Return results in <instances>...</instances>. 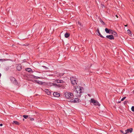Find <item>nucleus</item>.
Listing matches in <instances>:
<instances>
[{
	"instance_id": "obj_1",
	"label": "nucleus",
	"mask_w": 134,
	"mask_h": 134,
	"mask_svg": "<svg viewBox=\"0 0 134 134\" xmlns=\"http://www.w3.org/2000/svg\"><path fill=\"white\" fill-rule=\"evenodd\" d=\"M83 89L82 87L80 86H77L76 87H75L74 92H75V93L77 97H81L82 93L83 92V91H82Z\"/></svg>"
},
{
	"instance_id": "obj_2",
	"label": "nucleus",
	"mask_w": 134,
	"mask_h": 134,
	"mask_svg": "<svg viewBox=\"0 0 134 134\" xmlns=\"http://www.w3.org/2000/svg\"><path fill=\"white\" fill-rule=\"evenodd\" d=\"M65 95V97L67 99L72 98L73 96V94L70 92H66Z\"/></svg>"
},
{
	"instance_id": "obj_3",
	"label": "nucleus",
	"mask_w": 134,
	"mask_h": 134,
	"mask_svg": "<svg viewBox=\"0 0 134 134\" xmlns=\"http://www.w3.org/2000/svg\"><path fill=\"white\" fill-rule=\"evenodd\" d=\"M93 104L94 105L96 106L97 108H98L100 105V104L97 101L93 99Z\"/></svg>"
},
{
	"instance_id": "obj_4",
	"label": "nucleus",
	"mask_w": 134,
	"mask_h": 134,
	"mask_svg": "<svg viewBox=\"0 0 134 134\" xmlns=\"http://www.w3.org/2000/svg\"><path fill=\"white\" fill-rule=\"evenodd\" d=\"M10 79L11 82L15 85H17L18 83L17 82L15 78L13 77H10Z\"/></svg>"
},
{
	"instance_id": "obj_5",
	"label": "nucleus",
	"mask_w": 134,
	"mask_h": 134,
	"mask_svg": "<svg viewBox=\"0 0 134 134\" xmlns=\"http://www.w3.org/2000/svg\"><path fill=\"white\" fill-rule=\"evenodd\" d=\"M72 102L74 103L80 102L81 100L78 98H76L75 99H72Z\"/></svg>"
},
{
	"instance_id": "obj_6",
	"label": "nucleus",
	"mask_w": 134,
	"mask_h": 134,
	"mask_svg": "<svg viewBox=\"0 0 134 134\" xmlns=\"http://www.w3.org/2000/svg\"><path fill=\"white\" fill-rule=\"evenodd\" d=\"M106 37L110 39V40H114V38L113 36L112 35H107L106 36Z\"/></svg>"
},
{
	"instance_id": "obj_7",
	"label": "nucleus",
	"mask_w": 134,
	"mask_h": 134,
	"mask_svg": "<svg viewBox=\"0 0 134 134\" xmlns=\"http://www.w3.org/2000/svg\"><path fill=\"white\" fill-rule=\"evenodd\" d=\"M132 129L130 128L129 129H127L125 131L126 132V133H127L129 132L131 133L132 131Z\"/></svg>"
},
{
	"instance_id": "obj_8",
	"label": "nucleus",
	"mask_w": 134,
	"mask_h": 134,
	"mask_svg": "<svg viewBox=\"0 0 134 134\" xmlns=\"http://www.w3.org/2000/svg\"><path fill=\"white\" fill-rule=\"evenodd\" d=\"M16 69L18 71H20L22 69L21 65L20 64L18 65V66L16 67Z\"/></svg>"
},
{
	"instance_id": "obj_9",
	"label": "nucleus",
	"mask_w": 134,
	"mask_h": 134,
	"mask_svg": "<svg viewBox=\"0 0 134 134\" xmlns=\"http://www.w3.org/2000/svg\"><path fill=\"white\" fill-rule=\"evenodd\" d=\"M54 97H58L60 96V94L57 92H54L53 94Z\"/></svg>"
},
{
	"instance_id": "obj_10",
	"label": "nucleus",
	"mask_w": 134,
	"mask_h": 134,
	"mask_svg": "<svg viewBox=\"0 0 134 134\" xmlns=\"http://www.w3.org/2000/svg\"><path fill=\"white\" fill-rule=\"evenodd\" d=\"M55 82H57V83H63L64 82L63 80H55Z\"/></svg>"
},
{
	"instance_id": "obj_11",
	"label": "nucleus",
	"mask_w": 134,
	"mask_h": 134,
	"mask_svg": "<svg viewBox=\"0 0 134 134\" xmlns=\"http://www.w3.org/2000/svg\"><path fill=\"white\" fill-rule=\"evenodd\" d=\"M44 91L47 93V94L48 95H49L51 94V92L48 89H45Z\"/></svg>"
},
{
	"instance_id": "obj_12",
	"label": "nucleus",
	"mask_w": 134,
	"mask_h": 134,
	"mask_svg": "<svg viewBox=\"0 0 134 134\" xmlns=\"http://www.w3.org/2000/svg\"><path fill=\"white\" fill-rule=\"evenodd\" d=\"M110 33L112 34L113 35H114L115 36H117V34L114 31L112 30H111Z\"/></svg>"
},
{
	"instance_id": "obj_13",
	"label": "nucleus",
	"mask_w": 134,
	"mask_h": 134,
	"mask_svg": "<svg viewBox=\"0 0 134 134\" xmlns=\"http://www.w3.org/2000/svg\"><path fill=\"white\" fill-rule=\"evenodd\" d=\"M71 83L73 85L77 84V81H76L75 79H74V80L71 81Z\"/></svg>"
},
{
	"instance_id": "obj_14",
	"label": "nucleus",
	"mask_w": 134,
	"mask_h": 134,
	"mask_svg": "<svg viewBox=\"0 0 134 134\" xmlns=\"http://www.w3.org/2000/svg\"><path fill=\"white\" fill-rule=\"evenodd\" d=\"M54 86L56 87H62V85L60 84H55Z\"/></svg>"
},
{
	"instance_id": "obj_15",
	"label": "nucleus",
	"mask_w": 134,
	"mask_h": 134,
	"mask_svg": "<svg viewBox=\"0 0 134 134\" xmlns=\"http://www.w3.org/2000/svg\"><path fill=\"white\" fill-rule=\"evenodd\" d=\"M111 30H109L108 29L106 28L105 29V31L107 33H109L110 32Z\"/></svg>"
},
{
	"instance_id": "obj_16",
	"label": "nucleus",
	"mask_w": 134,
	"mask_h": 134,
	"mask_svg": "<svg viewBox=\"0 0 134 134\" xmlns=\"http://www.w3.org/2000/svg\"><path fill=\"white\" fill-rule=\"evenodd\" d=\"M97 34H98V35L99 36H100L102 38H104V37L102 36L100 33L98 29L97 30Z\"/></svg>"
},
{
	"instance_id": "obj_17",
	"label": "nucleus",
	"mask_w": 134,
	"mask_h": 134,
	"mask_svg": "<svg viewBox=\"0 0 134 134\" xmlns=\"http://www.w3.org/2000/svg\"><path fill=\"white\" fill-rule=\"evenodd\" d=\"M25 70L26 71L28 72H30L32 71V69H31L30 68H27L26 69H25Z\"/></svg>"
},
{
	"instance_id": "obj_18",
	"label": "nucleus",
	"mask_w": 134,
	"mask_h": 134,
	"mask_svg": "<svg viewBox=\"0 0 134 134\" xmlns=\"http://www.w3.org/2000/svg\"><path fill=\"white\" fill-rule=\"evenodd\" d=\"M70 35V34L68 33H66L65 34V36L66 38L68 37Z\"/></svg>"
},
{
	"instance_id": "obj_19",
	"label": "nucleus",
	"mask_w": 134,
	"mask_h": 134,
	"mask_svg": "<svg viewBox=\"0 0 134 134\" xmlns=\"http://www.w3.org/2000/svg\"><path fill=\"white\" fill-rule=\"evenodd\" d=\"M127 33L129 34V35L130 36H131L132 34L131 33V32L129 30H127Z\"/></svg>"
},
{
	"instance_id": "obj_20",
	"label": "nucleus",
	"mask_w": 134,
	"mask_h": 134,
	"mask_svg": "<svg viewBox=\"0 0 134 134\" xmlns=\"http://www.w3.org/2000/svg\"><path fill=\"white\" fill-rule=\"evenodd\" d=\"M35 82H36L37 83H39L40 84H43V82H38V81L37 80H35Z\"/></svg>"
},
{
	"instance_id": "obj_21",
	"label": "nucleus",
	"mask_w": 134,
	"mask_h": 134,
	"mask_svg": "<svg viewBox=\"0 0 134 134\" xmlns=\"http://www.w3.org/2000/svg\"><path fill=\"white\" fill-rule=\"evenodd\" d=\"M55 83H49V85L50 86H54Z\"/></svg>"
},
{
	"instance_id": "obj_22",
	"label": "nucleus",
	"mask_w": 134,
	"mask_h": 134,
	"mask_svg": "<svg viewBox=\"0 0 134 134\" xmlns=\"http://www.w3.org/2000/svg\"><path fill=\"white\" fill-rule=\"evenodd\" d=\"M29 116L28 115H23V117L25 119H26L28 118Z\"/></svg>"
},
{
	"instance_id": "obj_23",
	"label": "nucleus",
	"mask_w": 134,
	"mask_h": 134,
	"mask_svg": "<svg viewBox=\"0 0 134 134\" xmlns=\"http://www.w3.org/2000/svg\"><path fill=\"white\" fill-rule=\"evenodd\" d=\"M77 24L78 26H80V28L81 26V23L80 22L78 21L77 23Z\"/></svg>"
},
{
	"instance_id": "obj_24",
	"label": "nucleus",
	"mask_w": 134,
	"mask_h": 134,
	"mask_svg": "<svg viewBox=\"0 0 134 134\" xmlns=\"http://www.w3.org/2000/svg\"><path fill=\"white\" fill-rule=\"evenodd\" d=\"M34 78H35L36 79H37L38 78V79H42V77H36L35 76H33Z\"/></svg>"
},
{
	"instance_id": "obj_25",
	"label": "nucleus",
	"mask_w": 134,
	"mask_h": 134,
	"mask_svg": "<svg viewBox=\"0 0 134 134\" xmlns=\"http://www.w3.org/2000/svg\"><path fill=\"white\" fill-rule=\"evenodd\" d=\"M13 123H14L15 124H17V125L19 124V122L16 121H13Z\"/></svg>"
},
{
	"instance_id": "obj_26",
	"label": "nucleus",
	"mask_w": 134,
	"mask_h": 134,
	"mask_svg": "<svg viewBox=\"0 0 134 134\" xmlns=\"http://www.w3.org/2000/svg\"><path fill=\"white\" fill-rule=\"evenodd\" d=\"M74 79H75V78H74L73 77L70 78V80H71V81H72L73 80H74Z\"/></svg>"
},
{
	"instance_id": "obj_27",
	"label": "nucleus",
	"mask_w": 134,
	"mask_h": 134,
	"mask_svg": "<svg viewBox=\"0 0 134 134\" xmlns=\"http://www.w3.org/2000/svg\"><path fill=\"white\" fill-rule=\"evenodd\" d=\"M126 98V97H124L123 98H122L121 99V101H123Z\"/></svg>"
},
{
	"instance_id": "obj_28",
	"label": "nucleus",
	"mask_w": 134,
	"mask_h": 134,
	"mask_svg": "<svg viewBox=\"0 0 134 134\" xmlns=\"http://www.w3.org/2000/svg\"><path fill=\"white\" fill-rule=\"evenodd\" d=\"M131 110L132 111H134V106H133L132 107Z\"/></svg>"
},
{
	"instance_id": "obj_29",
	"label": "nucleus",
	"mask_w": 134,
	"mask_h": 134,
	"mask_svg": "<svg viewBox=\"0 0 134 134\" xmlns=\"http://www.w3.org/2000/svg\"><path fill=\"white\" fill-rule=\"evenodd\" d=\"M5 60L4 59H0V61H3Z\"/></svg>"
},
{
	"instance_id": "obj_30",
	"label": "nucleus",
	"mask_w": 134,
	"mask_h": 134,
	"mask_svg": "<svg viewBox=\"0 0 134 134\" xmlns=\"http://www.w3.org/2000/svg\"><path fill=\"white\" fill-rule=\"evenodd\" d=\"M34 120V119L33 118H30V120L31 121H33Z\"/></svg>"
},
{
	"instance_id": "obj_31",
	"label": "nucleus",
	"mask_w": 134,
	"mask_h": 134,
	"mask_svg": "<svg viewBox=\"0 0 134 134\" xmlns=\"http://www.w3.org/2000/svg\"><path fill=\"white\" fill-rule=\"evenodd\" d=\"M122 132L123 133V134H126V132H123V131H122Z\"/></svg>"
},
{
	"instance_id": "obj_32",
	"label": "nucleus",
	"mask_w": 134,
	"mask_h": 134,
	"mask_svg": "<svg viewBox=\"0 0 134 134\" xmlns=\"http://www.w3.org/2000/svg\"><path fill=\"white\" fill-rule=\"evenodd\" d=\"M42 66L44 68H45L46 69H48V68L47 67H46L45 66Z\"/></svg>"
},
{
	"instance_id": "obj_33",
	"label": "nucleus",
	"mask_w": 134,
	"mask_h": 134,
	"mask_svg": "<svg viewBox=\"0 0 134 134\" xmlns=\"http://www.w3.org/2000/svg\"><path fill=\"white\" fill-rule=\"evenodd\" d=\"M10 9L9 8L7 9V11L8 12L9 11Z\"/></svg>"
},
{
	"instance_id": "obj_34",
	"label": "nucleus",
	"mask_w": 134,
	"mask_h": 134,
	"mask_svg": "<svg viewBox=\"0 0 134 134\" xmlns=\"http://www.w3.org/2000/svg\"><path fill=\"white\" fill-rule=\"evenodd\" d=\"M90 103H92V99L91 98L90 100Z\"/></svg>"
},
{
	"instance_id": "obj_35",
	"label": "nucleus",
	"mask_w": 134,
	"mask_h": 134,
	"mask_svg": "<svg viewBox=\"0 0 134 134\" xmlns=\"http://www.w3.org/2000/svg\"><path fill=\"white\" fill-rule=\"evenodd\" d=\"M88 95L89 96V97H91V95L90 94H88Z\"/></svg>"
},
{
	"instance_id": "obj_36",
	"label": "nucleus",
	"mask_w": 134,
	"mask_h": 134,
	"mask_svg": "<svg viewBox=\"0 0 134 134\" xmlns=\"http://www.w3.org/2000/svg\"><path fill=\"white\" fill-rule=\"evenodd\" d=\"M3 125V124H0V126H2Z\"/></svg>"
},
{
	"instance_id": "obj_37",
	"label": "nucleus",
	"mask_w": 134,
	"mask_h": 134,
	"mask_svg": "<svg viewBox=\"0 0 134 134\" xmlns=\"http://www.w3.org/2000/svg\"><path fill=\"white\" fill-rule=\"evenodd\" d=\"M63 74H62V75L61 74H60V76H62L63 75Z\"/></svg>"
},
{
	"instance_id": "obj_38",
	"label": "nucleus",
	"mask_w": 134,
	"mask_h": 134,
	"mask_svg": "<svg viewBox=\"0 0 134 134\" xmlns=\"http://www.w3.org/2000/svg\"><path fill=\"white\" fill-rule=\"evenodd\" d=\"M116 16L117 18H118V16H117V15H116Z\"/></svg>"
},
{
	"instance_id": "obj_39",
	"label": "nucleus",
	"mask_w": 134,
	"mask_h": 134,
	"mask_svg": "<svg viewBox=\"0 0 134 134\" xmlns=\"http://www.w3.org/2000/svg\"><path fill=\"white\" fill-rule=\"evenodd\" d=\"M125 26H127V25H125Z\"/></svg>"
},
{
	"instance_id": "obj_40",
	"label": "nucleus",
	"mask_w": 134,
	"mask_h": 134,
	"mask_svg": "<svg viewBox=\"0 0 134 134\" xmlns=\"http://www.w3.org/2000/svg\"><path fill=\"white\" fill-rule=\"evenodd\" d=\"M24 120H24V119H23V121H24Z\"/></svg>"
},
{
	"instance_id": "obj_41",
	"label": "nucleus",
	"mask_w": 134,
	"mask_h": 134,
	"mask_svg": "<svg viewBox=\"0 0 134 134\" xmlns=\"http://www.w3.org/2000/svg\"><path fill=\"white\" fill-rule=\"evenodd\" d=\"M37 94H36V95H35V96H37Z\"/></svg>"
}]
</instances>
